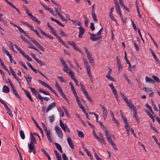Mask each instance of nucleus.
I'll list each match as a JSON object with an SVG mask.
<instances>
[{
    "mask_svg": "<svg viewBox=\"0 0 160 160\" xmlns=\"http://www.w3.org/2000/svg\"><path fill=\"white\" fill-rule=\"evenodd\" d=\"M38 82L43 86L45 87H47V88H48L50 90H51L52 92L54 93V94L58 98H59V97L58 95L57 94V93L54 91L51 88V87L49 86V85L47 83H45V82L42 81L41 80L39 79L38 80Z\"/></svg>",
    "mask_w": 160,
    "mask_h": 160,
    "instance_id": "obj_1",
    "label": "nucleus"
},
{
    "mask_svg": "<svg viewBox=\"0 0 160 160\" xmlns=\"http://www.w3.org/2000/svg\"><path fill=\"white\" fill-rule=\"evenodd\" d=\"M85 52L87 55L88 58L89 60L90 63L92 65H94V61L92 58V57L90 54V52L88 51V49L85 47H84Z\"/></svg>",
    "mask_w": 160,
    "mask_h": 160,
    "instance_id": "obj_2",
    "label": "nucleus"
},
{
    "mask_svg": "<svg viewBox=\"0 0 160 160\" xmlns=\"http://www.w3.org/2000/svg\"><path fill=\"white\" fill-rule=\"evenodd\" d=\"M59 122L60 125L62 129L64 131V132H70V131L67 126L66 124H64L62 122L61 119L60 120Z\"/></svg>",
    "mask_w": 160,
    "mask_h": 160,
    "instance_id": "obj_3",
    "label": "nucleus"
},
{
    "mask_svg": "<svg viewBox=\"0 0 160 160\" xmlns=\"http://www.w3.org/2000/svg\"><path fill=\"white\" fill-rule=\"evenodd\" d=\"M55 129L58 136L61 139H62L63 135L62 131L59 127L58 126H56L55 127Z\"/></svg>",
    "mask_w": 160,
    "mask_h": 160,
    "instance_id": "obj_4",
    "label": "nucleus"
},
{
    "mask_svg": "<svg viewBox=\"0 0 160 160\" xmlns=\"http://www.w3.org/2000/svg\"><path fill=\"white\" fill-rule=\"evenodd\" d=\"M29 39L41 50L44 51V49L41 45L36 40H34L32 38L29 37Z\"/></svg>",
    "mask_w": 160,
    "mask_h": 160,
    "instance_id": "obj_5",
    "label": "nucleus"
},
{
    "mask_svg": "<svg viewBox=\"0 0 160 160\" xmlns=\"http://www.w3.org/2000/svg\"><path fill=\"white\" fill-rule=\"evenodd\" d=\"M91 35L90 39L93 41H97L102 38L101 36H97L96 34L89 33Z\"/></svg>",
    "mask_w": 160,
    "mask_h": 160,
    "instance_id": "obj_6",
    "label": "nucleus"
},
{
    "mask_svg": "<svg viewBox=\"0 0 160 160\" xmlns=\"http://www.w3.org/2000/svg\"><path fill=\"white\" fill-rule=\"evenodd\" d=\"M10 85L11 87V89L14 95L19 99H21V98L19 96V94L17 93L16 89H15L14 86L13 85L12 82H10Z\"/></svg>",
    "mask_w": 160,
    "mask_h": 160,
    "instance_id": "obj_7",
    "label": "nucleus"
},
{
    "mask_svg": "<svg viewBox=\"0 0 160 160\" xmlns=\"http://www.w3.org/2000/svg\"><path fill=\"white\" fill-rule=\"evenodd\" d=\"M30 142L29 143H28V145H35L36 143V140L35 137L32 135V133H30Z\"/></svg>",
    "mask_w": 160,
    "mask_h": 160,
    "instance_id": "obj_8",
    "label": "nucleus"
},
{
    "mask_svg": "<svg viewBox=\"0 0 160 160\" xmlns=\"http://www.w3.org/2000/svg\"><path fill=\"white\" fill-rule=\"evenodd\" d=\"M56 104L55 102H53L48 105L46 109V112L48 113L49 111L52 109L56 107Z\"/></svg>",
    "mask_w": 160,
    "mask_h": 160,
    "instance_id": "obj_9",
    "label": "nucleus"
},
{
    "mask_svg": "<svg viewBox=\"0 0 160 160\" xmlns=\"http://www.w3.org/2000/svg\"><path fill=\"white\" fill-rule=\"evenodd\" d=\"M63 71L68 73L71 78L73 77L74 76L73 72L72 70L68 67L66 68H64L63 69Z\"/></svg>",
    "mask_w": 160,
    "mask_h": 160,
    "instance_id": "obj_10",
    "label": "nucleus"
},
{
    "mask_svg": "<svg viewBox=\"0 0 160 160\" xmlns=\"http://www.w3.org/2000/svg\"><path fill=\"white\" fill-rule=\"evenodd\" d=\"M126 103L131 110H132L133 111H134V110L136 109L131 100H130L129 101L128 100V102H126Z\"/></svg>",
    "mask_w": 160,
    "mask_h": 160,
    "instance_id": "obj_11",
    "label": "nucleus"
},
{
    "mask_svg": "<svg viewBox=\"0 0 160 160\" xmlns=\"http://www.w3.org/2000/svg\"><path fill=\"white\" fill-rule=\"evenodd\" d=\"M9 68L10 72H11V73L12 74V75L14 76V78L16 79L17 82L19 84H20V82L19 81V78L17 77L15 73L13 71V69L10 67H9Z\"/></svg>",
    "mask_w": 160,
    "mask_h": 160,
    "instance_id": "obj_12",
    "label": "nucleus"
},
{
    "mask_svg": "<svg viewBox=\"0 0 160 160\" xmlns=\"http://www.w3.org/2000/svg\"><path fill=\"white\" fill-rule=\"evenodd\" d=\"M78 29L79 30L78 37L80 38H81L82 37L85 31V29L82 27V26L80 27Z\"/></svg>",
    "mask_w": 160,
    "mask_h": 160,
    "instance_id": "obj_13",
    "label": "nucleus"
},
{
    "mask_svg": "<svg viewBox=\"0 0 160 160\" xmlns=\"http://www.w3.org/2000/svg\"><path fill=\"white\" fill-rule=\"evenodd\" d=\"M102 108L103 110V119L104 120H105L107 118L108 114L107 111L105 107L103 105L102 106Z\"/></svg>",
    "mask_w": 160,
    "mask_h": 160,
    "instance_id": "obj_14",
    "label": "nucleus"
},
{
    "mask_svg": "<svg viewBox=\"0 0 160 160\" xmlns=\"http://www.w3.org/2000/svg\"><path fill=\"white\" fill-rule=\"evenodd\" d=\"M28 148L29 149V152L31 153L32 152L34 154H35V145H28Z\"/></svg>",
    "mask_w": 160,
    "mask_h": 160,
    "instance_id": "obj_15",
    "label": "nucleus"
},
{
    "mask_svg": "<svg viewBox=\"0 0 160 160\" xmlns=\"http://www.w3.org/2000/svg\"><path fill=\"white\" fill-rule=\"evenodd\" d=\"M38 30L42 35L45 36L47 37L50 38L51 39H52L53 38L50 35L47 34L42 29L40 28H38Z\"/></svg>",
    "mask_w": 160,
    "mask_h": 160,
    "instance_id": "obj_16",
    "label": "nucleus"
},
{
    "mask_svg": "<svg viewBox=\"0 0 160 160\" xmlns=\"http://www.w3.org/2000/svg\"><path fill=\"white\" fill-rule=\"evenodd\" d=\"M67 142L70 148L73 149L74 148V145L71 139L69 137L67 138Z\"/></svg>",
    "mask_w": 160,
    "mask_h": 160,
    "instance_id": "obj_17",
    "label": "nucleus"
},
{
    "mask_svg": "<svg viewBox=\"0 0 160 160\" xmlns=\"http://www.w3.org/2000/svg\"><path fill=\"white\" fill-rule=\"evenodd\" d=\"M134 112L133 117L135 118V119L137 121V122L138 124L140 123V120L139 119V117L137 115V109L134 110L133 111Z\"/></svg>",
    "mask_w": 160,
    "mask_h": 160,
    "instance_id": "obj_18",
    "label": "nucleus"
},
{
    "mask_svg": "<svg viewBox=\"0 0 160 160\" xmlns=\"http://www.w3.org/2000/svg\"><path fill=\"white\" fill-rule=\"evenodd\" d=\"M145 81L147 82H148L150 83L153 84L155 82L152 78L148 76L145 77Z\"/></svg>",
    "mask_w": 160,
    "mask_h": 160,
    "instance_id": "obj_19",
    "label": "nucleus"
},
{
    "mask_svg": "<svg viewBox=\"0 0 160 160\" xmlns=\"http://www.w3.org/2000/svg\"><path fill=\"white\" fill-rule=\"evenodd\" d=\"M20 53L22 54V56L24 57V58H25L27 59V60L29 61H32V59L30 58L28 55L25 54L23 51H22Z\"/></svg>",
    "mask_w": 160,
    "mask_h": 160,
    "instance_id": "obj_20",
    "label": "nucleus"
},
{
    "mask_svg": "<svg viewBox=\"0 0 160 160\" xmlns=\"http://www.w3.org/2000/svg\"><path fill=\"white\" fill-rule=\"evenodd\" d=\"M20 53L22 54V56L24 57V58H25L27 59V60L29 61H32V59L30 58L28 55L25 54L23 51H22Z\"/></svg>",
    "mask_w": 160,
    "mask_h": 160,
    "instance_id": "obj_21",
    "label": "nucleus"
},
{
    "mask_svg": "<svg viewBox=\"0 0 160 160\" xmlns=\"http://www.w3.org/2000/svg\"><path fill=\"white\" fill-rule=\"evenodd\" d=\"M2 91L3 92L8 93L9 92V89L7 86L4 85L2 88Z\"/></svg>",
    "mask_w": 160,
    "mask_h": 160,
    "instance_id": "obj_22",
    "label": "nucleus"
},
{
    "mask_svg": "<svg viewBox=\"0 0 160 160\" xmlns=\"http://www.w3.org/2000/svg\"><path fill=\"white\" fill-rule=\"evenodd\" d=\"M109 87L111 88L113 94L117 93V91L114 88L112 84H111L109 85Z\"/></svg>",
    "mask_w": 160,
    "mask_h": 160,
    "instance_id": "obj_23",
    "label": "nucleus"
},
{
    "mask_svg": "<svg viewBox=\"0 0 160 160\" xmlns=\"http://www.w3.org/2000/svg\"><path fill=\"white\" fill-rule=\"evenodd\" d=\"M24 78H25L27 82H31L32 78L31 77H30L28 75H26L24 76Z\"/></svg>",
    "mask_w": 160,
    "mask_h": 160,
    "instance_id": "obj_24",
    "label": "nucleus"
},
{
    "mask_svg": "<svg viewBox=\"0 0 160 160\" xmlns=\"http://www.w3.org/2000/svg\"><path fill=\"white\" fill-rule=\"evenodd\" d=\"M25 93L31 101L32 102H33V100L29 92L28 91H26Z\"/></svg>",
    "mask_w": 160,
    "mask_h": 160,
    "instance_id": "obj_25",
    "label": "nucleus"
},
{
    "mask_svg": "<svg viewBox=\"0 0 160 160\" xmlns=\"http://www.w3.org/2000/svg\"><path fill=\"white\" fill-rule=\"evenodd\" d=\"M92 15L93 18V19L94 22H98V20L97 18V17L96 15V14L94 11H92Z\"/></svg>",
    "mask_w": 160,
    "mask_h": 160,
    "instance_id": "obj_26",
    "label": "nucleus"
},
{
    "mask_svg": "<svg viewBox=\"0 0 160 160\" xmlns=\"http://www.w3.org/2000/svg\"><path fill=\"white\" fill-rule=\"evenodd\" d=\"M72 23L74 24L75 25H78L80 27L81 26H82V25H81V22L79 21H77V20L74 21L73 20H72Z\"/></svg>",
    "mask_w": 160,
    "mask_h": 160,
    "instance_id": "obj_27",
    "label": "nucleus"
},
{
    "mask_svg": "<svg viewBox=\"0 0 160 160\" xmlns=\"http://www.w3.org/2000/svg\"><path fill=\"white\" fill-rule=\"evenodd\" d=\"M152 78L156 82L158 83L160 82V80L158 77L154 75H152Z\"/></svg>",
    "mask_w": 160,
    "mask_h": 160,
    "instance_id": "obj_28",
    "label": "nucleus"
},
{
    "mask_svg": "<svg viewBox=\"0 0 160 160\" xmlns=\"http://www.w3.org/2000/svg\"><path fill=\"white\" fill-rule=\"evenodd\" d=\"M86 69L87 70V72L88 75L90 77V76H92L91 72V68L90 66L87 67H86Z\"/></svg>",
    "mask_w": 160,
    "mask_h": 160,
    "instance_id": "obj_29",
    "label": "nucleus"
},
{
    "mask_svg": "<svg viewBox=\"0 0 160 160\" xmlns=\"http://www.w3.org/2000/svg\"><path fill=\"white\" fill-rule=\"evenodd\" d=\"M78 132V136L79 137L81 138H83L84 137V134L81 131L77 130Z\"/></svg>",
    "mask_w": 160,
    "mask_h": 160,
    "instance_id": "obj_30",
    "label": "nucleus"
},
{
    "mask_svg": "<svg viewBox=\"0 0 160 160\" xmlns=\"http://www.w3.org/2000/svg\"><path fill=\"white\" fill-rule=\"evenodd\" d=\"M20 135L21 138L24 139L25 138V136L23 131L22 130H20Z\"/></svg>",
    "mask_w": 160,
    "mask_h": 160,
    "instance_id": "obj_31",
    "label": "nucleus"
},
{
    "mask_svg": "<svg viewBox=\"0 0 160 160\" xmlns=\"http://www.w3.org/2000/svg\"><path fill=\"white\" fill-rule=\"evenodd\" d=\"M46 134L47 135L48 140L49 142H52L50 136V135L51 134V132H48Z\"/></svg>",
    "mask_w": 160,
    "mask_h": 160,
    "instance_id": "obj_32",
    "label": "nucleus"
},
{
    "mask_svg": "<svg viewBox=\"0 0 160 160\" xmlns=\"http://www.w3.org/2000/svg\"><path fill=\"white\" fill-rule=\"evenodd\" d=\"M51 1L53 4L57 6L58 7L59 10L60 11H61V8L60 6L53 0H51Z\"/></svg>",
    "mask_w": 160,
    "mask_h": 160,
    "instance_id": "obj_33",
    "label": "nucleus"
},
{
    "mask_svg": "<svg viewBox=\"0 0 160 160\" xmlns=\"http://www.w3.org/2000/svg\"><path fill=\"white\" fill-rule=\"evenodd\" d=\"M118 67L119 69V72H120L122 71L123 69V67L121 65L120 62L117 63Z\"/></svg>",
    "mask_w": 160,
    "mask_h": 160,
    "instance_id": "obj_34",
    "label": "nucleus"
},
{
    "mask_svg": "<svg viewBox=\"0 0 160 160\" xmlns=\"http://www.w3.org/2000/svg\"><path fill=\"white\" fill-rule=\"evenodd\" d=\"M39 92H41V93H42L43 94H44L45 95H50L49 93L48 92L43 90L42 88L40 89L39 91Z\"/></svg>",
    "mask_w": 160,
    "mask_h": 160,
    "instance_id": "obj_35",
    "label": "nucleus"
},
{
    "mask_svg": "<svg viewBox=\"0 0 160 160\" xmlns=\"http://www.w3.org/2000/svg\"><path fill=\"white\" fill-rule=\"evenodd\" d=\"M31 19L33 21H34L37 22L38 24H39L40 23V21L38 20L35 17L33 16L32 17H31Z\"/></svg>",
    "mask_w": 160,
    "mask_h": 160,
    "instance_id": "obj_36",
    "label": "nucleus"
},
{
    "mask_svg": "<svg viewBox=\"0 0 160 160\" xmlns=\"http://www.w3.org/2000/svg\"><path fill=\"white\" fill-rule=\"evenodd\" d=\"M150 50H151V52L152 54V55L154 58L156 60V61L157 62H158V59L157 58L154 52L152 50V49H151Z\"/></svg>",
    "mask_w": 160,
    "mask_h": 160,
    "instance_id": "obj_37",
    "label": "nucleus"
},
{
    "mask_svg": "<svg viewBox=\"0 0 160 160\" xmlns=\"http://www.w3.org/2000/svg\"><path fill=\"white\" fill-rule=\"evenodd\" d=\"M109 142L110 143L112 146L113 148L115 150H118L116 146L115 143L113 142V141L112 140Z\"/></svg>",
    "mask_w": 160,
    "mask_h": 160,
    "instance_id": "obj_38",
    "label": "nucleus"
},
{
    "mask_svg": "<svg viewBox=\"0 0 160 160\" xmlns=\"http://www.w3.org/2000/svg\"><path fill=\"white\" fill-rule=\"evenodd\" d=\"M3 16V14L1 13H0V21L2 22L5 25L7 24V22L6 21H5L3 18L2 17Z\"/></svg>",
    "mask_w": 160,
    "mask_h": 160,
    "instance_id": "obj_39",
    "label": "nucleus"
},
{
    "mask_svg": "<svg viewBox=\"0 0 160 160\" xmlns=\"http://www.w3.org/2000/svg\"><path fill=\"white\" fill-rule=\"evenodd\" d=\"M106 77L108 79L110 80L113 81H115V80L113 78L112 76H110V74H109V73H107V74L106 75Z\"/></svg>",
    "mask_w": 160,
    "mask_h": 160,
    "instance_id": "obj_40",
    "label": "nucleus"
},
{
    "mask_svg": "<svg viewBox=\"0 0 160 160\" xmlns=\"http://www.w3.org/2000/svg\"><path fill=\"white\" fill-rule=\"evenodd\" d=\"M71 78L75 82L76 86H79V85L78 83V82L77 80V79L75 77V76H74L72 78Z\"/></svg>",
    "mask_w": 160,
    "mask_h": 160,
    "instance_id": "obj_41",
    "label": "nucleus"
},
{
    "mask_svg": "<svg viewBox=\"0 0 160 160\" xmlns=\"http://www.w3.org/2000/svg\"><path fill=\"white\" fill-rule=\"evenodd\" d=\"M145 105L146 107L149 109L150 112L152 113H153V112L151 106H150L147 103H146Z\"/></svg>",
    "mask_w": 160,
    "mask_h": 160,
    "instance_id": "obj_42",
    "label": "nucleus"
},
{
    "mask_svg": "<svg viewBox=\"0 0 160 160\" xmlns=\"http://www.w3.org/2000/svg\"><path fill=\"white\" fill-rule=\"evenodd\" d=\"M84 150L85 151H86L87 155L88 156L90 157L91 158H92V156L91 155V153L86 148H84Z\"/></svg>",
    "mask_w": 160,
    "mask_h": 160,
    "instance_id": "obj_43",
    "label": "nucleus"
},
{
    "mask_svg": "<svg viewBox=\"0 0 160 160\" xmlns=\"http://www.w3.org/2000/svg\"><path fill=\"white\" fill-rule=\"evenodd\" d=\"M9 44L10 47L11 49L14 52H16L14 50V49L13 48V43L11 41H9Z\"/></svg>",
    "mask_w": 160,
    "mask_h": 160,
    "instance_id": "obj_44",
    "label": "nucleus"
},
{
    "mask_svg": "<svg viewBox=\"0 0 160 160\" xmlns=\"http://www.w3.org/2000/svg\"><path fill=\"white\" fill-rule=\"evenodd\" d=\"M55 87L59 91H62V89L61 88L60 86L59 85V84L58 83H56L55 85Z\"/></svg>",
    "mask_w": 160,
    "mask_h": 160,
    "instance_id": "obj_45",
    "label": "nucleus"
},
{
    "mask_svg": "<svg viewBox=\"0 0 160 160\" xmlns=\"http://www.w3.org/2000/svg\"><path fill=\"white\" fill-rule=\"evenodd\" d=\"M59 31L60 32V35L62 36H63L65 37H66V34L61 29H60L59 30Z\"/></svg>",
    "mask_w": 160,
    "mask_h": 160,
    "instance_id": "obj_46",
    "label": "nucleus"
},
{
    "mask_svg": "<svg viewBox=\"0 0 160 160\" xmlns=\"http://www.w3.org/2000/svg\"><path fill=\"white\" fill-rule=\"evenodd\" d=\"M28 88L30 89L32 93L33 94H37L36 90L35 89L30 87H29Z\"/></svg>",
    "mask_w": 160,
    "mask_h": 160,
    "instance_id": "obj_47",
    "label": "nucleus"
},
{
    "mask_svg": "<svg viewBox=\"0 0 160 160\" xmlns=\"http://www.w3.org/2000/svg\"><path fill=\"white\" fill-rule=\"evenodd\" d=\"M124 123L125 124V127L126 128H129V124L128 122V121H127V119H125L124 120Z\"/></svg>",
    "mask_w": 160,
    "mask_h": 160,
    "instance_id": "obj_48",
    "label": "nucleus"
},
{
    "mask_svg": "<svg viewBox=\"0 0 160 160\" xmlns=\"http://www.w3.org/2000/svg\"><path fill=\"white\" fill-rule=\"evenodd\" d=\"M33 32L37 34L38 37L41 38H42L41 37L39 32L37 29H34V30H33Z\"/></svg>",
    "mask_w": 160,
    "mask_h": 160,
    "instance_id": "obj_49",
    "label": "nucleus"
},
{
    "mask_svg": "<svg viewBox=\"0 0 160 160\" xmlns=\"http://www.w3.org/2000/svg\"><path fill=\"white\" fill-rule=\"evenodd\" d=\"M36 61L41 66H42L44 65V62L41 60L37 59L36 60Z\"/></svg>",
    "mask_w": 160,
    "mask_h": 160,
    "instance_id": "obj_50",
    "label": "nucleus"
},
{
    "mask_svg": "<svg viewBox=\"0 0 160 160\" xmlns=\"http://www.w3.org/2000/svg\"><path fill=\"white\" fill-rule=\"evenodd\" d=\"M109 16L112 20L115 22L117 23V20L113 16L112 14L109 15Z\"/></svg>",
    "mask_w": 160,
    "mask_h": 160,
    "instance_id": "obj_51",
    "label": "nucleus"
},
{
    "mask_svg": "<svg viewBox=\"0 0 160 160\" xmlns=\"http://www.w3.org/2000/svg\"><path fill=\"white\" fill-rule=\"evenodd\" d=\"M90 28L93 31L95 30V28L94 26V24L93 22H91L90 23Z\"/></svg>",
    "mask_w": 160,
    "mask_h": 160,
    "instance_id": "obj_52",
    "label": "nucleus"
},
{
    "mask_svg": "<svg viewBox=\"0 0 160 160\" xmlns=\"http://www.w3.org/2000/svg\"><path fill=\"white\" fill-rule=\"evenodd\" d=\"M36 127L39 129L40 130V132H41V133L43 135V131L42 129L38 125V124L37 123V124H36Z\"/></svg>",
    "mask_w": 160,
    "mask_h": 160,
    "instance_id": "obj_53",
    "label": "nucleus"
},
{
    "mask_svg": "<svg viewBox=\"0 0 160 160\" xmlns=\"http://www.w3.org/2000/svg\"><path fill=\"white\" fill-rule=\"evenodd\" d=\"M145 111L150 118L152 116V115L150 113V112L149 111L148 109H145Z\"/></svg>",
    "mask_w": 160,
    "mask_h": 160,
    "instance_id": "obj_54",
    "label": "nucleus"
},
{
    "mask_svg": "<svg viewBox=\"0 0 160 160\" xmlns=\"http://www.w3.org/2000/svg\"><path fill=\"white\" fill-rule=\"evenodd\" d=\"M55 36H56V37L58 39V40L61 43V42H62L63 41L62 39L59 36L57 35V34L56 35H55Z\"/></svg>",
    "mask_w": 160,
    "mask_h": 160,
    "instance_id": "obj_55",
    "label": "nucleus"
},
{
    "mask_svg": "<svg viewBox=\"0 0 160 160\" xmlns=\"http://www.w3.org/2000/svg\"><path fill=\"white\" fill-rule=\"evenodd\" d=\"M48 10L53 15L56 16V14H55L54 12L52 9L49 8H48Z\"/></svg>",
    "mask_w": 160,
    "mask_h": 160,
    "instance_id": "obj_56",
    "label": "nucleus"
},
{
    "mask_svg": "<svg viewBox=\"0 0 160 160\" xmlns=\"http://www.w3.org/2000/svg\"><path fill=\"white\" fill-rule=\"evenodd\" d=\"M134 47L137 51H138L139 50V48L138 45L137 43L135 42H134Z\"/></svg>",
    "mask_w": 160,
    "mask_h": 160,
    "instance_id": "obj_57",
    "label": "nucleus"
},
{
    "mask_svg": "<svg viewBox=\"0 0 160 160\" xmlns=\"http://www.w3.org/2000/svg\"><path fill=\"white\" fill-rule=\"evenodd\" d=\"M59 16L60 17L61 19L63 21L67 22L68 21L62 15L60 14L59 15Z\"/></svg>",
    "mask_w": 160,
    "mask_h": 160,
    "instance_id": "obj_58",
    "label": "nucleus"
},
{
    "mask_svg": "<svg viewBox=\"0 0 160 160\" xmlns=\"http://www.w3.org/2000/svg\"><path fill=\"white\" fill-rule=\"evenodd\" d=\"M55 144L58 150H59L61 148H62L61 146L58 143L56 142Z\"/></svg>",
    "mask_w": 160,
    "mask_h": 160,
    "instance_id": "obj_59",
    "label": "nucleus"
},
{
    "mask_svg": "<svg viewBox=\"0 0 160 160\" xmlns=\"http://www.w3.org/2000/svg\"><path fill=\"white\" fill-rule=\"evenodd\" d=\"M67 42L68 44L72 46V47H73V46L74 45H75L76 44L74 42H71V41H68Z\"/></svg>",
    "mask_w": 160,
    "mask_h": 160,
    "instance_id": "obj_60",
    "label": "nucleus"
},
{
    "mask_svg": "<svg viewBox=\"0 0 160 160\" xmlns=\"http://www.w3.org/2000/svg\"><path fill=\"white\" fill-rule=\"evenodd\" d=\"M67 42L68 44L72 46V47H73V46L74 45H75L76 44L74 42H71V41H68Z\"/></svg>",
    "mask_w": 160,
    "mask_h": 160,
    "instance_id": "obj_61",
    "label": "nucleus"
},
{
    "mask_svg": "<svg viewBox=\"0 0 160 160\" xmlns=\"http://www.w3.org/2000/svg\"><path fill=\"white\" fill-rule=\"evenodd\" d=\"M67 42L68 44L72 46V47H73V46L74 45H75L76 44L74 42H71V41H68Z\"/></svg>",
    "mask_w": 160,
    "mask_h": 160,
    "instance_id": "obj_62",
    "label": "nucleus"
},
{
    "mask_svg": "<svg viewBox=\"0 0 160 160\" xmlns=\"http://www.w3.org/2000/svg\"><path fill=\"white\" fill-rule=\"evenodd\" d=\"M49 120L51 122H53L55 118L53 115L49 117Z\"/></svg>",
    "mask_w": 160,
    "mask_h": 160,
    "instance_id": "obj_63",
    "label": "nucleus"
},
{
    "mask_svg": "<svg viewBox=\"0 0 160 160\" xmlns=\"http://www.w3.org/2000/svg\"><path fill=\"white\" fill-rule=\"evenodd\" d=\"M62 158L63 160H68V159L65 153L62 154Z\"/></svg>",
    "mask_w": 160,
    "mask_h": 160,
    "instance_id": "obj_64",
    "label": "nucleus"
}]
</instances>
